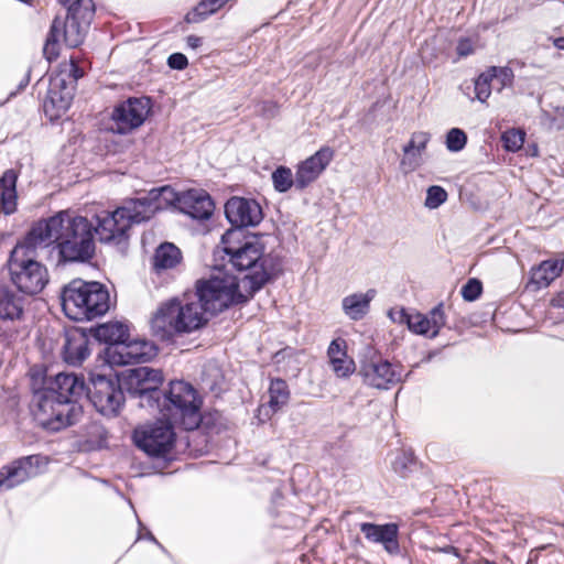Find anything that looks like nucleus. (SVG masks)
<instances>
[{
  "label": "nucleus",
  "mask_w": 564,
  "mask_h": 564,
  "mask_svg": "<svg viewBox=\"0 0 564 564\" xmlns=\"http://www.w3.org/2000/svg\"><path fill=\"white\" fill-rule=\"evenodd\" d=\"M55 387L56 388H51L50 390L56 392L61 399L76 402V399L80 397L86 389L84 381L79 380L77 376L73 373L56 375Z\"/></svg>",
  "instance_id": "nucleus-30"
},
{
  "label": "nucleus",
  "mask_w": 564,
  "mask_h": 564,
  "mask_svg": "<svg viewBox=\"0 0 564 564\" xmlns=\"http://www.w3.org/2000/svg\"><path fill=\"white\" fill-rule=\"evenodd\" d=\"M335 151L330 147H322L313 155L302 161L296 166L295 188L303 191L315 182L329 165Z\"/></svg>",
  "instance_id": "nucleus-18"
},
{
  "label": "nucleus",
  "mask_w": 564,
  "mask_h": 564,
  "mask_svg": "<svg viewBox=\"0 0 564 564\" xmlns=\"http://www.w3.org/2000/svg\"><path fill=\"white\" fill-rule=\"evenodd\" d=\"M429 325L427 316L421 313H415L411 314L408 327L415 334L424 335L431 338V330Z\"/></svg>",
  "instance_id": "nucleus-44"
},
{
  "label": "nucleus",
  "mask_w": 564,
  "mask_h": 564,
  "mask_svg": "<svg viewBox=\"0 0 564 564\" xmlns=\"http://www.w3.org/2000/svg\"><path fill=\"white\" fill-rule=\"evenodd\" d=\"M31 231L43 248L53 245L59 261L85 262L95 254L94 226L86 217L59 212L35 223Z\"/></svg>",
  "instance_id": "nucleus-1"
},
{
  "label": "nucleus",
  "mask_w": 564,
  "mask_h": 564,
  "mask_svg": "<svg viewBox=\"0 0 564 564\" xmlns=\"http://www.w3.org/2000/svg\"><path fill=\"white\" fill-rule=\"evenodd\" d=\"M149 193L145 196L130 199L120 208L129 220V225L140 224L151 219L158 212V205L151 202Z\"/></svg>",
  "instance_id": "nucleus-24"
},
{
  "label": "nucleus",
  "mask_w": 564,
  "mask_h": 564,
  "mask_svg": "<svg viewBox=\"0 0 564 564\" xmlns=\"http://www.w3.org/2000/svg\"><path fill=\"white\" fill-rule=\"evenodd\" d=\"M467 143V134L459 128H452L446 133L445 144L448 151L459 152Z\"/></svg>",
  "instance_id": "nucleus-40"
},
{
  "label": "nucleus",
  "mask_w": 564,
  "mask_h": 564,
  "mask_svg": "<svg viewBox=\"0 0 564 564\" xmlns=\"http://www.w3.org/2000/svg\"><path fill=\"white\" fill-rule=\"evenodd\" d=\"M554 45L558 48V50H564V36L563 37H558L554 41Z\"/></svg>",
  "instance_id": "nucleus-56"
},
{
  "label": "nucleus",
  "mask_w": 564,
  "mask_h": 564,
  "mask_svg": "<svg viewBox=\"0 0 564 564\" xmlns=\"http://www.w3.org/2000/svg\"><path fill=\"white\" fill-rule=\"evenodd\" d=\"M476 51V46L473 40L468 37H462L458 40L457 46H456V53L458 58H464L469 55H473Z\"/></svg>",
  "instance_id": "nucleus-49"
},
{
  "label": "nucleus",
  "mask_w": 564,
  "mask_h": 564,
  "mask_svg": "<svg viewBox=\"0 0 564 564\" xmlns=\"http://www.w3.org/2000/svg\"><path fill=\"white\" fill-rule=\"evenodd\" d=\"M86 390L89 401L101 415H119L124 405V394L118 379L91 375Z\"/></svg>",
  "instance_id": "nucleus-9"
},
{
  "label": "nucleus",
  "mask_w": 564,
  "mask_h": 564,
  "mask_svg": "<svg viewBox=\"0 0 564 564\" xmlns=\"http://www.w3.org/2000/svg\"><path fill=\"white\" fill-rule=\"evenodd\" d=\"M382 544L387 552L391 554L397 553L399 551L398 530L392 531Z\"/></svg>",
  "instance_id": "nucleus-53"
},
{
  "label": "nucleus",
  "mask_w": 564,
  "mask_h": 564,
  "mask_svg": "<svg viewBox=\"0 0 564 564\" xmlns=\"http://www.w3.org/2000/svg\"><path fill=\"white\" fill-rule=\"evenodd\" d=\"M492 80V87L501 91L506 87H511L514 79L513 70L508 66H490L487 70Z\"/></svg>",
  "instance_id": "nucleus-36"
},
{
  "label": "nucleus",
  "mask_w": 564,
  "mask_h": 564,
  "mask_svg": "<svg viewBox=\"0 0 564 564\" xmlns=\"http://www.w3.org/2000/svg\"><path fill=\"white\" fill-rule=\"evenodd\" d=\"M62 70L66 72V77L76 85L77 80L83 77L84 72L75 64L73 61H70L69 64L64 65Z\"/></svg>",
  "instance_id": "nucleus-51"
},
{
  "label": "nucleus",
  "mask_w": 564,
  "mask_h": 564,
  "mask_svg": "<svg viewBox=\"0 0 564 564\" xmlns=\"http://www.w3.org/2000/svg\"><path fill=\"white\" fill-rule=\"evenodd\" d=\"M375 290H368L366 293L352 294L343 300V310L351 319L362 318L368 310L371 300L375 297Z\"/></svg>",
  "instance_id": "nucleus-31"
},
{
  "label": "nucleus",
  "mask_w": 564,
  "mask_h": 564,
  "mask_svg": "<svg viewBox=\"0 0 564 564\" xmlns=\"http://www.w3.org/2000/svg\"><path fill=\"white\" fill-rule=\"evenodd\" d=\"M44 249L30 230L11 251L8 267L11 281L25 294H37L48 282L46 268L36 260L37 250Z\"/></svg>",
  "instance_id": "nucleus-4"
},
{
  "label": "nucleus",
  "mask_w": 564,
  "mask_h": 564,
  "mask_svg": "<svg viewBox=\"0 0 564 564\" xmlns=\"http://www.w3.org/2000/svg\"><path fill=\"white\" fill-rule=\"evenodd\" d=\"M162 382V371L150 367L132 369L128 377L129 390L140 398L141 406H160L162 391L159 387Z\"/></svg>",
  "instance_id": "nucleus-13"
},
{
  "label": "nucleus",
  "mask_w": 564,
  "mask_h": 564,
  "mask_svg": "<svg viewBox=\"0 0 564 564\" xmlns=\"http://www.w3.org/2000/svg\"><path fill=\"white\" fill-rule=\"evenodd\" d=\"M327 355L333 371L338 378H347L354 373L355 361L347 356V344L343 338H336L329 344Z\"/></svg>",
  "instance_id": "nucleus-22"
},
{
  "label": "nucleus",
  "mask_w": 564,
  "mask_h": 564,
  "mask_svg": "<svg viewBox=\"0 0 564 564\" xmlns=\"http://www.w3.org/2000/svg\"><path fill=\"white\" fill-rule=\"evenodd\" d=\"M290 399V390L288 383L282 379H274L269 387V401L259 406V415H263L264 420L271 417L272 414L281 410Z\"/></svg>",
  "instance_id": "nucleus-25"
},
{
  "label": "nucleus",
  "mask_w": 564,
  "mask_h": 564,
  "mask_svg": "<svg viewBox=\"0 0 564 564\" xmlns=\"http://www.w3.org/2000/svg\"><path fill=\"white\" fill-rule=\"evenodd\" d=\"M478 564H496L495 562H491L489 560H486V558H481Z\"/></svg>",
  "instance_id": "nucleus-57"
},
{
  "label": "nucleus",
  "mask_w": 564,
  "mask_h": 564,
  "mask_svg": "<svg viewBox=\"0 0 564 564\" xmlns=\"http://www.w3.org/2000/svg\"><path fill=\"white\" fill-rule=\"evenodd\" d=\"M151 110V102L149 98H129L128 100L118 105L111 115L112 131L126 134L139 128Z\"/></svg>",
  "instance_id": "nucleus-15"
},
{
  "label": "nucleus",
  "mask_w": 564,
  "mask_h": 564,
  "mask_svg": "<svg viewBox=\"0 0 564 564\" xmlns=\"http://www.w3.org/2000/svg\"><path fill=\"white\" fill-rule=\"evenodd\" d=\"M31 411L36 423L51 432L75 424L83 415L78 402L61 399L53 390L45 389L34 393Z\"/></svg>",
  "instance_id": "nucleus-7"
},
{
  "label": "nucleus",
  "mask_w": 564,
  "mask_h": 564,
  "mask_svg": "<svg viewBox=\"0 0 564 564\" xmlns=\"http://www.w3.org/2000/svg\"><path fill=\"white\" fill-rule=\"evenodd\" d=\"M89 25L74 18L69 13L65 20L55 18L47 35L43 53L48 62L59 55V43L64 42L68 47L79 46L86 36Z\"/></svg>",
  "instance_id": "nucleus-12"
},
{
  "label": "nucleus",
  "mask_w": 564,
  "mask_h": 564,
  "mask_svg": "<svg viewBox=\"0 0 564 564\" xmlns=\"http://www.w3.org/2000/svg\"><path fill=\"white\" fill-rule=\"evenodd\" d=\"M178 210L193 219H208L214 210V203L205 191L189 189L181 193Z\"/></svg>",
  "instance_id": "nucleus-20"
},
{
  "label": "nucleus",
  "mask_w": 564,
  "mask_h": 564,
  "mask_svg": "<svg viewBox=\"0 0 564 564\" xmlns=\"http://www.w3.org/2000/svg\"><path fill=\"white\" fill-rule=\"evenodd\" d=\"M202 42H203L202 37L196 36V35H188L186 37L187 46L193 50L198 48L202 45Z\"/></svg>",
  "instance_id": "nucleus-54"
},
{
  "label": "nucleus",
  "mask_w": 564,
  "mask_h": 564,
  "mask_svg": "<svg viewBox=\"0 0 564 564\" xmlns=\"http://www.w3.org/2000/svg\"><path fill=\"white\" fill-rule=\"evenodd\" d=\"M18 171L13 169L6 170L0 175V213L11 215L15 213L18 206L17 182Z\"/></svg>",
  "instance_id": "nucleus-23"
},
{
  "label": "nucleus",
  "mask_w": 564,
  "mask_h": 564,
  "mask_svg": "<svg viewBox=\"0 0 564 564\" xmlns=\"http://www.w3.org/2000/svg\"><path fill=\"white\" fill-rule=\"evenodd\" d=\"M503 145L508 151H518L524 142V132L516 129L506 131L502 134Z\"/></svg>",
  "instance_id": "nucleus-45"
},
{
  "label": "nucleus",
  "mask_w": 564,
  "mask_h": 564,
  "mask_svg": "<svg viewBox=\"0 0 564 564\" xmlns=\"http://www.w3.org/2000/svg\"><path fill=\"white\" fill-rule=\"evenodd\" d=\"M187 57L182 53H173L167 58V65L172 69L182 70L187 66Z\"/></svg>",
  "instance_id": "nucleus-50"
},
{
  "label": "nucleus",
  "mask_w": 564,
  "mask_h": 564,
  "mask_svg": "<svg viewBox=\"0 0 564 564\" xmlns=\"http://www.w3.org/2000/svg\"><path fill=\"white\" fill-rule=\"evenodd\" d=\"M65 315L73 321H89L109 310V293L98 282L73 280L61 295Z\"/></svg>",
  "instance_id": "nucleus-5"
},
{
  "label": "nucleus",
  "mask_w": 564,
  "mask_h": 564,
  "mask_svg": "<svg viewBox=\"0 0 564 564\" xmlns=\"http://www.w3.org/2000/svg\"><path fill=\"white\" fill-rule=\"evenodd\" d=\"M63 4H66L67 2H69L70 0H61Z\"/></svg>",
  "instance_id": "nucleus-59"
},
{
  "label": "nucleus",
  "mask_w": 564,
  "mask_h": 564,
  "mask_svg": "<svg viewBox=\"0 0 564 564\" xmlns=\"http://www.w3.org/2000/svg\"><path fill=\"white\" fill-rule=\"evenodd\" d=\"M68 13L89 25L95 15V4L93 0H76L69 6Z\"/></svg>",
  "instance_id": "nucleus-39"
},
{
  "label": "nucleus",
  "mask_w": 564,
  "mask_h": 564,
  "mask_svg": "<svg viewBox=\"0 0 564 564\" xmlns=\"http://www.w3.org/2000/svg\"><path fill=\"white\" fill-rule=\"evenodd\" d=\"M22 314V300L8 288H0V321L20 319Z\"/></svg>",
  "instance_id": "nucleus-32"
},
{
  "label": "nucleus",
  "mask_w": 564,
  "mask_h": 564,
  "mask_svg": "<svg viewBox=\"0 0 564 564\" xmlns=\"http://www.w3.org/2000/svg\"><path fill=\"white\" fill-rule=\"evenodd\" d=\"M150 199L158 205V212L166 208L170 205H175L178 208V198L181 194L176 193L171 186H162L149 191Z\"/></svg>",
  "instance_id": "nucleus-35"
},
{
  "label": "nucleus",
  "mask_w": 564,
  "mask_h": 564,
  "mask_svg": "<svg viewBox=\"0 0 564 564\" xmlns=\"http://www.w3.org/2000/svg\"><path fill=\"white\" fill-rule=\"evenodd\" d=\"M174 422L165 419L140 426L133 432L135 445L149 456L166 458L175 444Z\"/></svg>",
  "instance_id": "nucleus-10"
},
{
  "label": "nucleus",
  "mask_w": 564,
  "mask_h": 564,
  "mask_svg": "<svg viewBox=\"0 0 564 564\" xmlns=\"http://www.w3.org/2000/svg\"><path fill=\"white\" fill-rule=\"evenodd\" d=\"M273 187L279 193L288 192L292 186H295V175L290 167L279 166L276 167L271 175Z\"/></svg>",
  "instance_id": "nucleus-37"
},
{
  "label": "nucleus",
  "mask_w": 564,
  "mask_h": 564,
  "mask_svg": "<svg viewBox=\"0 0 564 564\" xmlns=\"http://www.w3.org/2000/svg\"><path fill=\"white\" fill-rule=\"evenodd\" d=\"M228 221L240 230L245 227H254L263 218L262 208L254 199L234 196L225 205Z\"/></svg>",
  "instance_id": "nucleus-17"
},
{
  "label": "nucleus",
  "mask_w": 564,
  "mask_h": 564,
  "mask_svg": "<svg viewBox=\"0 0 564 564\" xmlns=\"http://www.w3.org/2000/svg\"><path fill=\"white\" fill-rule=\"evenodd\" d=\"M564 268V259H549L542 261L531 271V283L538 288H546L562 273Z\"/></svg>",
  "instance_id": "nucleus-29"
},
{
  "label": "nucleus",
  "mask_w": 564,
  "mask_h": 564,
  "mask_svg": "<svg viewBox=\"0 0 564 564\" xmlns=\"http://www.w3.org/2000/svg\"><path fill=\"white\" fill-rule=\"evenodd\" d=\"M202 400L196 390L187 382L177 380L170 383L167 391L162 392L160 406L162 415L186 431L195 430L202 422Z\"/></svg>",
  "instance_id": "nucleus-6"
},
{
  "label": "nucleus",
  "mask_w": 564,
  "mask_h": 564,
  "mask_svg": "<svg viewBox=\"0 0 564 564\" xmlns=\"http://www.w3.org/2000/svg\"><path fill=\"white\" fill-rule=\"evenodd\" d=\"M410 373H404L401 364H392L381 356L362 359L358 370V375L366 386L379 390L391 389L403 382Z\"/></svg>",
  "instance_id": "nucleus-11"
},
{
  "label": "nucleus",
  "mask_w": 564,
  "mask_h": 564,
  "mask_svg": "<svg viewBox=\"0 0 564 564\" xmlns=\"http://www.w3.org/2000/svg\"><path fill=\"white\" fill-rule=\"evenodd\" d=\"M562 116H563V122H560V123L557 124V128H563V127H564V107H563V113H562Z\"/></svg>",
  "instance_id": "nucleus-58"
},
{
  "label": "nucleus",
  "mask_w": 564,
  "mask_h": 564,
  "mask_svg": "<svg viewBox=\"0 0 564 564\" xmlns=\"http://www.w3.org/2000/svg\"><path fill=\"white\" fill-rule=\"evenodd\" d=\"M388 315L392 322L406 325H409L411 317V314L406 313L404 308H391Z\"/></svg>",
  "instance_id": "nucleus-52"
},
{
  "label": "nucleus",
  "mask_w": 564,
  "mask_h": 564,
  "mask_svg": "<svg viewBox=\"0 0 564 564\" xmlns=\"http://www.w3.org/2000/svg\"><path fill=\"white\" fill-rule=\"evenodd\" d=\"M554 302H555V305L564 308V290L557 294Z\"/></svg>",
  "instance_id": "nucleus-55"
},
{
  "label": "nucleus",
  "mask_w": 564,
  "mask_h": 564,
  "mask_svg": "<svg viewBox=\"0 0 564 564\" xmlns=\"http://www.w3.org/2000/svg\"><path fill=\"white\" fill-rule=\"evenodd\" d=\"M431 140V134L425 131H416L411 134L409 142L403 147V156L400 167L403 173L414 172L423 163V153Z\"/></svg>",
  "instance_id": "nucleus-21"
},
{
  "label": "nucleus",
  "mask_w": 564,
  "mask_h": 564,
  "mask_svg": "<svg viewBox=\"0 0 564 564\" xmlns=\"http://www.w3.org/2000/svg\"><path fill=\"white\" fill-rule=\"evenodd\" d=\"M242 291L236 276L220 272L207 280H198L192 297L199 303L206 314H216L232 303L245 301L249 295Z\"/></svg>",
  "instance_id": "nucleus-8"
},
{
  "label": "nucleus",
  "mask_w": 564,
  "mask_h": 564,
  "mask_svg": "<svg viewBox=\"0 0 564 564\" xmlns=\"http://www.w3.org/2000/svg\"><path fill=\"white\" fill-rule=\"evenodd\" d=\"M492 80L490 74L485 70L475 80V94L479 101H486L491 94Z\"/></svg>",
  "instance_id": "nucleus-43"
},
{
  "label": "nucleus",
  "mask_w": 564,
  "mask_h": 564,
  "mask_svg": "<svg viewBox=\"0 0 564 564\" xmlns=\"http://www.w3.org/2000/svg\"><path fill=\"white\" fill-rule=\"evenodd\" d=\"M207 314L192 295L162 303L151 318V329L160 339L174 334L191 333L207 322Z\"/></svg>",
  "instance_id": "nucleus-3"
},
{
  "label": "nucleus",
  "mask_w": 564,
  "mask_h": 564,
  "mask_svg": "<svg viewBox=\"0 0 564 564\" xmlns=\"http://www.w3.org/2000/svg\"><path fill=\"white\" fill-rule=\"evenodd\" d=\"M69 87L75 88V85L66 77L65 70L61 69L56 75L52 76L50 79L48 88L66 90Z\"/></svg>",
  "instance_id": "nucleus-48"
},
{
  "label": "nucleus",
  "mask_w": 564,
  "mask_h": 564,
  "mask_svg": "<svg viewBox=\"0 0 564 564\" xmlns=\"http://www.w3.org/2000/svg\"><path fill=\"white\" fill-rule=\"evenodd\" d=\"M156 355V347L147 339H124L108 346L105 350L106 360L110 366H126L147 362Z\"/></svg>",
  "instance_id": "nucleus-14"
},
{
  "label": "nucleus",
  "mask_w": 564,
  "mask_h": 564,
  "mask_svg": "<svg viewBox=\"0 0 564 564\" xmlns=\"http://www.w3.org/2000/svg\"><path fill=\"white\" fill-rule=\"evenodd\" d=\"M97 226L94 232L101 242L115 243L117 246L126 245L129 238V220H127L123 209L118 207L113 212H101L97 215Z\"/></svg>",
  "instance_id": "nucleus-16"
},
{
  "label": "nucleus",
  "mask_w": 564,
  "mask_h": 564,
  "mask_svg": "<svg viewBox=\"0 0 564 564\" xmlns=\"http://www.w3.org/2000/svg\"><path fill=\"white\" fill-rule=\"evenodd\" d=\"M64 360L73 366L80 365L88 356V338L83 333L67 334L63 346Z\"/></svg>",
  "instance_id": "nucleus-26"
},
{
  "label": "nucleus",
  "mask_w": 564,
  "mask_h": 564,
  "mask_svg": "<svg viewBox=\"0 0 564 564\" xmlns=\"http://www.w3.org/2000/svg\"><path fill=\"white\" fill-rule=\"evenodd\" d=\"M447 199L446 191L437 185L430 186L426 191L425 206L430 209L438 208Z\"/></svg>",
  "instance_id": "nucleus-42"
},
{
  "label": "nucleus",
  "mask_w": 564,
  "mask_h": 564,
  "mask_svg": "<svg viewBox=\"0 0 564 564\" xmlns=\"http://www.w3.org/2000/svg\"><path fill=\"white\" fill-rule=\"evenodd\" d=\"M228 0H202L193 12L187 14L188 22H199L220 9Z\"/></svg>",
  "instance_id": "nucleus-38"
},
{
  "label": "nucleus",
  "mask_w": 564,
  "mask_h": 564,
  "mask_svg": "<svg viewBox=\"0 0 564 564\" xmlns=\"http://www.w3.org/2000/svg\"><path fill=\"white\" fill-rule=\"evenodd\" d=\"M482 291V285L480 281L477 279H470L468 282L462 288V296L466 301H475L479 297Z\"/></svg>",
  "instance_id": "nucleus-47"
},
{
  "label": "nucleus",
  "mask_w": 564,
  "mask_h": 564,
  "mask_svg": "<svg viewBox=\"0 0 564 564\" xmlns=\"http://www.w3.org/2000/svg\"><path fill=\"white\" fill-rule=\"evenodd\" d=\"M241 230H227L223 235L221 243L234 268L240 271L250 270L238 282L248 295H253L282 272V262L278 257L264 254V247L257 238L241 242Z\"/></svg>",
  "instance_id": "nucleus-2"
},
{
  "label": "nucleus",
  "mask_w": 564,
  "mask_h": 564,
  "mask_svg": "<svg viewBox=\"0 0 564 564\" xmlns=\"http://www.w3.org/2000/svg\"><path fill=\"white\" fill-rule=\"evenodd\" d=\"M182 261L181 250L171 242L161 243L152 258V267L156 273L176 268Z\"/></svg>",
  "instance_id": "nucleus-28"
},
{
  "label": "nucleus",
  "mask_w": 564,
  "mask_h": 564,
  "mask_svg": "<svg viewBox=\"0 0 564 564\" xmlns=\"http://www.w3.org/2000/svg\"><path fill=\"white\" fill-rule=\"evenodd\" d=\"M412 464H414L413 454L408 452H401L392 463V468L400 476L406 477Z\"/></svg>",
  "instance_id": "nucleus-46"
},
{
  "label": "nucleus",
  "mask_w": 564,
  "mask_h": 564,
  "mask_svg": "<svg viewBox=\"0 0 564 564\" xmlns=\"http://www.w3.org/2000/svg\"><path fill=\"white\" fill-rule=\"evenodd\" d=\"M74 97V87L66 90L48 88L44 99V110L53 119L61 117L69 108Z\"/></svg>",
  "instance_id": "nucleus-27"
},
{
  "label": "nucleus",
  "mask_w": 564,
  "mask_h": 564,
  "mask_svg": "<svg viewBox=\"0 0 564 564\" xmlns=\"http://www.w3.org/2000/svg\"><path fill=\"white\" fill-rule=\"evenodd\" d=\"M394 530H398V525L394 523L375 524L364 522L360 524V531L365 534L366 539L375 543L384 542Z\"/></svg>",
  "instance_id": "nucleus-34"
},
{
  "label": "nucleus",
  "mask_w": 564,
  "mask_h": 564,
  "mask_svg": "<svg viewBox=\"0 0 564 564\" xmlns=\"http://www.w3.org/2000/svg\"><path fill=\"white\" fill-rule=\"evenodd\" d=\"M95 337L109 346L123 343L129 337L128 327L119 322L102 324L96 328Z\"/></svg>",
  "instance_id": "nucleus-33"
},
{
  "label": "nucleus",
  "mask_w": 564,
  "mask_h": 564,
  "mask_svg": "<svg viewBox=\"0 0 564 564\" xmlns=\"http://www.w3.org/2000/svg\"><path fill=\"white\" fill-rule=\"evenodd\" d=\"M40 457L35 455L25 456L3 466L0 469V490H10L26 481L35 475V467L39 466Z\"/></svg>",
  "instance_id": "nucleus-19"
},
{
  "label": "nucleus",
  "mask_w": 564,
  "mask_h": 564,
  "mask_svg": "<svg viewBox=\"0 0 564 564\" xmlns=\"http://www.w3.org/2000/svg\"><path fill=\"white\" fill-rule=\"evenodd\" d=\"M427 316L429 328L431 330V338H434L438 335L441 328L446 323V317L443 310V304L436 305L433 310L430 311Z\"/></svg>",
  "instance_id": "nucleus-41"
}]
</instances>
